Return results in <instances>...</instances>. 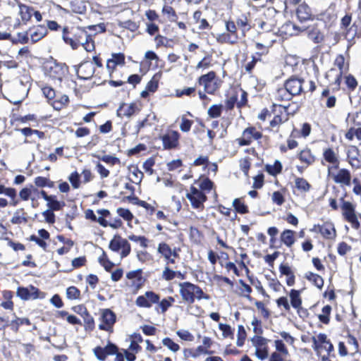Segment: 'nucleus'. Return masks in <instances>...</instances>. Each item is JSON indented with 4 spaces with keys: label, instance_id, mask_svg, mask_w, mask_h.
Wrapping results in <instances>:
<instances>
[{
    "label": "nucleus",
    "instance_id": "1",
    "mask_svg": "<svg viewBox=\"0 0 361 361\" xmlns=\"http://www.w3.org/2000/svg\"><path fill=\"white\" fill-rule=\"evenodd\" d=\"M63 39L73 49H78L81 44L87 51L94 49L92 33H89L86 27L72 25L63 28Z\"/></svg>",
    "mask_w": 361,
    "mask_h": 361
},
{
    "label": "nucleus",
    "instance_id": "2",
    "mask_svg": "<svg viewBox=\"0 0 361 361\" xmlns=\"http://www.w3.org/2000/svg\"><path fill=\"white\" fill-rule=\"evenodd\" d=\"M178 286L182 299L185 302L192 304L195 299H209V296L205 294L198 286L190 282L179 283Z\"/></svg>",
    "mask_w": 361,
    "mask_h": 361
},
{
    "label": "nucleus",
    "instance_id": "3",
    "mask_svg": "<svg viewBox=\"0 0 361 361\" xmlns=\"http://www.w3.org/2000/svg\"><path fill=\"white\" fill-rule=\"evenodd\" d=\"M44 74L54 80L61 82L68 72V67L64 63L48 61L44 67Z\"/></svg>",
    "mask_w": 361,
    "mask_h": 361
},
{
    "label": "nucleus",
    "instance_id": "4",
    "mask_svg": "<svg viewBox=\"0 0 361 361\" xmlns=\"http://www.w3.org/2000/svg\"><path fill=\"white\" fill-rule=\"evenodd\" d=\"M19 14L23 21L39 22L42 20V13L34 7L23 4H18Z\"/></svg>",
    "mask_w": 361,
    "mask_h": 361
},
{
    "label": "nucleus",
    "instance_id": "5",
    "mask_svg": "<svg viewBox=\"0 0 361 361\" xmlns=\"http://www.w3.org/2000/svg\"><path fill=\"white\" fill-rule=\"evenodd\" d=\"M109 248L114 252H118L122 249L121 258L127 257L130 252V245L126 239L122 238L121 236L115 235L110 241Z\"/></svg>",
    "mask_w": 361,
    "mask_h": 361
},
{
    "label": "nucleus",
    "instance_id": "6",
    "mask_svg": "<svg viewBox=\"0 0 361 361\" xmlns=\"http://www.w3.org/2000/svg\"><path fill=\"white\" fill-rule=\"evenodd\" d=\"M226 32L216 34V39L218 42L221 43H231L234 44L238 39L236 34V25L235 24H225Z\"/></svg>",
    "mask_w": 361,
    "mask_h": 361
},
{
    "label": "nucleus",
    "instance_id": "7",
    "mask_svg": "<svg viewBox=\"0 0 361 361\" xmlns=\"http://www.w3.org/2000/svg\"><path fill=\"white\" fill-rule=\"evenodd\" d=\"M341 201L343 202L341 207L343 210V216L345 219L352 224V226L354 228L358 229L360 227V222L358 221L355 213L353 205L349 202L344 201L343 198H341Z\"/></svg>",
    "mask_w": 361,
    "mask_h": 361
},
{
    "label": "nucleus",
    "instance_id": "8",
    "mask_svg": "<svg viewBox=\"0 0 361 361\" xmlns=\"http://www.w3.org/2000/svg\"><path fill=\"white\" fill-rule=\"evenodd\" d=\"M186 197L190 200L194 208L198 209L203 206L206 201V195L194 186L190 187V192L187 193Z\"/></svg>",
    "mask_w": 361,
    "mask_h": 361
},
{
    "label": "nucleus",
    "instance_id": "9",
    "mask_svg": "<svg viewBox=\"0 0 361 361\" xmlns=\"http://www.w3.org/2000/svg\"><path fill=\"white\" fill-rule=\"evenodd\" d=\"M116 316L115 313L109 309H105L102 311L101 320L102 323L99 325L101 330L110 331L116 322Z\"/></svg>",
    "mask_w": 361,
    "mask_h": 361
},
{
    "label": "nucleus",
    "instance_id": "10",
    "mask_svg": "<svg viewBox=\"0 0 361 361\" xmlns=\"http://www.w3.org/2000/svg\"><path fill=\"white\" fill-rule=\"evenodd\" d=\"M216 74L214 71H210L207 74L202 75L199 78V84L204 86V91L208 94H213L216 87L214 82Z\"/></svg>",
    "mask_w": 361,
    "mask_h": 361
},
{
    "label": "nucleus",
    "instance_id": "11",
    "mask_svg": "<svg viewBox=\"0 0 361 361\" xmlns=\"http://www.w3.org/2000/svg\"><path fill=\"white\" fill-rule=\"evenodd\" d=\"M118 350V347L111 343L109 342L106 347L102 348L100 346H97L94 348L93 352L96 357L100 361H104L106 355H114Z\"/></svg>",
    "mask_w": 361,
    "mask_h": 361
},
{
    "label": "nucleus",
    "instance_id": "12",
    "mask_svg": "<svg viewBox=\"0 0 361 361\" xmlns=\"http://www.w3.org/2000/svg\"><path fill=\"white\" fill-rule=\"evenodd\" d=\"M304 80L301 78L292 77L287 80L284 84L286 90H288L293 96L300 94L303 90L302 84Z\"/></svg>",
    "mask_w": 361,
    "mask_h": 361
},
{
    "label": "nucleus",
    "instance_id": "13",
    "mask_svg": "<svg viewBox=\"0 0 361 361\" xmlns=\"http://www.w3.org/2000/svg\"><path fill=\"white\" fill-rule=\"evenodd\" d=\"M278 29L280 36L286 37L298 35L300 32L305 30L306 27H300L297 24H281Z\"/></svg>",
    "mask_w": 361,
    "mask_h": 361
},
{
    "label": "nucleus",
    "instance_id": "14",
    "mask_svg": "<svg viewBox=\"0 0 361 361\" xmlns=\"http://www.w3.org/2000/svg\"><path fill=\"white\" fill-rule=\"evenodd\" d=\"M179 136V133L175 130L163 135L161 140L164 148L168 149L175 148L178 143Z\"/></svg>",
    "mask_w": 361,
    "mask_h": 361
},
{
    "label": "nucleus",
    "instance_id": "15",
    "mask_svg": "<svg viewBox=\"0 0 361 361\" xmlns=\"http://www.w3.org/2000/svg\"><path fill=\"white\" fill-rule=\"evenodd\" d=\"M38 293L39 290L32 286L29 288L19 287L16 292L17 296L24 300L37 298Z\"/></svg>",
    "mask_w": 361,
    "mask_h": 361
},
{
    "label": "nucleus",
    "instance_id": "16",
    "mask_svg": "<svg viewBox=\"0 0 361 361\" xmlns=\"http://www.w3.org/2000/svg\"><path fill=\"white\" fill-rule=\"evenodd\" d=\"M94 68L90 62L82 63L77 71L80 79L86 80L90 79L94 73Z\"/></svg>",
    "mask_w": 361,
    "mask_h": 361
},
{
    "label": "nucleus",
    "instance_id": "17",
    "mask_svg": "<svg viewBox=\"0 0 361 361\" xmlns=\"http://www.w3.org/2000/svg\"><path fill=\"white\" fill-rule=\"evenodd\" d=\"M30 37L32 42L35 43L44 37L47 33V27L43 25L33 26L29 29Z\"/></svg>",
    "mask_w": 361,
    "mask_h": 361
},
{
    "label": "nucleus",
    "instance_id": "18",
    "mask_svg": "<svg viewBox=\"0 0 361 361\" xmlns=\"http://www.w3.org/2000/svg\"><path fill=\"white\" fill-rule=\"evenodd\" d=\"M313 348L317 352H319V345L321 344H326L328 345L329 351H334V345L329 340L327 339V336L324 334H319L317 337H312Z\"/></svg>",
    "mask_w": 361,
    "mask_h": 361
},
{
    "label": "nucleus",
    "instance_id": "19",
    "mask_svg": "<svg viewBox=\"0 0 361 361\" xmlns=\"http://www.w3.org/2000/svg\"><path fill=\"white\" fill-rule=\"evenodd\" d=\"M319 231L321 235L326 239H334L336 235L334 226L330 222H325L319 226Z\"/></svg>",
    "mask_w": 361,
    "mask_h": 361
},
{
    "label": "nucleus",
    "instance_id": "20",
    "mask_svg": "<svg viewBox=\"0 0 361 361\" xmlns=\"http://www.w3.org/2000/svg\"><path fill=\"white\" fill-rule=\"evenodd\" d=\"M351 180L350 172L345 169H341L338 173L334 176V180L336 183L350 185Z\"/></svg>",
    "mask_w": 361,
    "mask_h": 361
},
{
    "label": "nucleus",
    "instance_id": "21",
    "mask_svg": "<svg viewBox=\"0 0 361 361\" xmlns=\"http://www.w3.org/2000/svg\"><path fill=\"white\" fill-rule=\"evenodd\" d=\"M73 310L80 314L84 319V322L90 326L93 325L94 324V319L93 317L89 314V312L87 310V308L83 305H79L77 306H75L73 307Z\"/></svg>",
    "mask_w": 361,
    "mask_h": 361
},
{
    "label": "nucleus",
    "instance_id": "22",
    "mask_svg": "<svg viewBox=\"0 0 361 361\" xmlns=\"http://www.w3.org/2000/svg\"><path fill=\"white\" fill-rule=\"evenodd\" d=\"M160 18L161 20L163 21L176 22L178 20L174 9L169 5H164L163 6Z\"/></svg>",
    "mask_w": 361,
    "mask_h": 361
},
{
    "label": "nucleus",
    "instance_id": "23",
    "mask_svg": "<svg viewBox=\"0 0 361 361\" xmlns=\"http://www.w3.org/2000/svg\"><path fill=\"white\" fill-rule=\"evenodd\" d=\"M297 16L300 21L312 20L310 8L306 4H300L297 8Z\"/></svg>",
    "mask_w": 361,
    "mask_h": 361
},
{
    "label": "nucleus",
    "instance_id": "24",
    "mask_svg": "<svg viewBox=\"0 0 361 361\" xmlns=\"http://www.w3.org/2000/svg\"><path fill=\"white\" fill-rule=\"evenodd\" d=\"M136 108L137 107L135 104H130L129 105L122 104L117 110V114L118 116H121L123 114L126 117H130L135 114Z\"/></svg>",
    "mask_w": 361,
    "mask_h": 361
},
{
    "label": "nucleus",
    "instance_id": "25",
    "mask_svg": "<svg viewBox=\"0 0 361 361\" xmlns=\"http://www.w3.org/2000/svg\"><path fill=\"white\" fill-rule=\"evenodd\" d=\"M295 232L292 230L286 229L281 234V240L287 247H290L295 243Z\"/></svg>",
    "mask_w": 361,
    "mask_h": 361
},
{
    "label": "nucleus",
    "instance_id": "26",
    "mask_svg": "<svg viewBox=\"0 0 361 361\" xmlns=\"http://www.w3.org/2000/svg\"><path fill=\"white\" fill-rule=\"evenodd\" d=\"M125 63V56L123 54H114L112 59H109L106 63V68H110V64H112V68H114L117 65H123Z\"/></svg>",
    "mask_w": 361,
    "mask_h": 361
},
{
    "label": "nucleus",
    "instance_id": "27",
    "mask_svg": "<svg viewBox=\"0 0 361 361\" xmlns=\"http://www.w3.org/2000/svg\"><path fill=\"white\" fill-rule=\"evenodd\" d=\"M300 291L292 289L290 291V304L292 307L295 309H298L301 307L302 305V300L300 296Z\"/></svg>",
    "mask_w": 361,
    "mask_h": 361
},
{
    "label": "nucleus",
    "instance_id": "28",
    "mask_svg": "<svg viewBox=\"0 0 361 361\" xmlns=\"http://www.w3.org/2000/svg\"><path fill=\"white\" fill-rule=\"evenodd\" d=\"M299 159L307 165L312 164L315 160L314 156L312 154L309 149L302 150L299 154Z\"/></svg>",
    "mask_w": 361,
    "mask_h": 361
},
{
    "label": "nucleus",
    "instance_id": "29",
    "mask_svg": "<svg viewBox=\"0 0 361 361\" xmlns=\"http://www.w3.org/2000/svg\"><path fill=\"white\" fill-rule=\"evenodd\" d=\"M27 221V219L25 216L23 209H17L11 219V222L13 224H20L22 223H26Z\"/></svg>",
    "mask_w": 361,
    "mask_h": 361
},
{
    "label": "nucleus",
    "instance_id": "30",
    "mask_svg": "<svg viewBox=\"0 0 361 361\" xmlns=\"http://www.w3.org/2000/svg\"><path fill=\"white\" fill-rule=\"evenodd\" d=\"M307 36L308 38L314 43H320L324 39L323 34L315 27H312V30H308Z\"/></svg>",
    "mask_w": 361,
    "mask_h": 361
},
{
    "label": "nucleus",
    "instance_id": "31",
    "mask_svg": "<svg viewBox=\"0 0 361 361\" xmlns=\"http://www.w3.org/2000/svg\"><path fill=\"white\" fill-rule=\"evenodd\" d=\"M306 278L314 283L315 286L319 288H322L324 286V280L319 275L314 274L312 272H308L306 274Z\"/></svg>",
    "mask_w": 361,
    "mask_h": 361
},
{
    "label": "nucleus",
    "instance_id": "32",
    "mask_svg": "<svg viewBox=\"0 0 361 361\" xmlns=\"http://www.w3.org/2000/svg\"><path fill=\"white\" fill-rule=\"evenodd\" d=\"M157 252L160 253L165 259H169L172 257V250L166 243H161L157 247Z\"/></svg>",
    "mask_w": 361,
    "mask_h": 361
},
{
    "label": "nucleus",
    "instance_id": "33",
    "mask_svg": "<svg viewBox=\"0 0 361 361\" xmlns=\"http://www.w3.org/2000/svg\"><path fill=\"white\" fill-rule=\"evenodd\" d=\"M266 171L272 176H276L280 173L282 171V165L281 163L279 160H276L274 164H267L266 166Z\"/></svg>",
    "mask_w": 361,
    "mask_h": 361
},
{
    "label": "nucleus",
    "instance_id": "34",
    "mask_svg": "<svg viewBox=\"0 0 361 361\" xmlns=\"http://www.w3.org/2000/svg\"><path fill=\"white\" fill-rule=\"evenodd\" d=\"M190 355L192 357L196 358L201 355H210L213 352L211 350H209L203 345H199L195 349H192L189 350Z\"/></svg>",
    "mask_w": 361,
    "mask_h": 361
},
{
    "label": "nucleus",
    "instance_id": "35",
    "mask_svg": "<svg viewBox=\"0 0 361 361\" xmlns=\"http://www.w3.org/2000/svg\"><path fill=\"white\" fill-rule=\"evenodd\" d=\"M243 135L249 137L250 141L252 142V140H258L262 137V135L260 132L256 130V129L253 127L247 128L243 131Z\"/></svg>",
    "mask_w": 361,
    "mask_h": 361
},
{
    "label": "nucleus",
    "instance_id": "36",
    "mask_svg": "<svg viewBox=\"0 0 361 361\" xmlns=\"http://www.w3.org/2000/svg\"><path fill=\"white\" fill-rule=\"evenodd\" d=\"M331 311V307L329 305H326L323 307L322 312V314H319L318 317L321 322L323 324H327L329 323V315Z\"/></svg>",
    "mask_w": 361,
    "mask_h": 361
},
{
    "label": "nucleus",
    "instance_id": "37",
    "mask_svg": "<svg viewBox=\"0 0 361 361\" xmlns=\"http://www.w3.org/2000/svg\"><path fill=\"white\" fill-rule=\"evenodd\" d=\"M233 206L238 213L241 214L248 213L247 207L243 202H242L239 198H235L233 200Z\"/></svg>",
    "mask_w": 361,
    "mask_h": 361
},
{
    "label": "nucleus",
    "instance_id": "38",
    "mask_svg": "<svg viewBox=\"0 0 361 361\" xmlns=\"http://www.w3.org/2000/svg\"><path fill=\"white\" fill-rule=\"evenodd\" d=\"M323 157L324 159L331 164L338 163V158L334 152V150L331 148L326 149L323 152Z\"/></svg>",
    "mask_w": 361,
    "mask_h": 361
},
{
    "label": "nucleus",
    "instance_id": "39",
    "mask_svg": "<svg viewBox=\"0 0 361 361\" xmlns=\"http://www.w3.org/2000/svg\"><path fill=\"white\" fill-rule=\"evenodd\" d=\"M295 183L296 188L302 192H307L310 188L309 183L302 178H296Z\"/></svg>",
    "mask_w": 361,
    "mask_h": 361
},
{
    "label": "nucleus",
    "instance_id": "40",
    "mask_svg": "<svg viewBox=\"0 0 361 361\" xmlns=\"http://www.w3.org/2000/svg\"><path fill=\"white\" fill-rule=\"evenodd\" d=\"M293 95L286 90V87L284 88L279 89L276 94V98L281 101H289L291 99Z\"/></svg>",
    "mask_w": 361,
    "mask_h": 361
},
{
    "label": "nucleus",
    "instance_id": "41",
    "mask_svg": "<svg viewBox=\"0 0 361 361\" xmlns=\"http://www.w3.org/2000/svg\"><path fill=\"white\" fill-rule=\"evenodd\" d=\"M80 291L75 286H70L66 289V297L69 300H77L80 298Z\"/></svg>",
    "mask_w": 361,
    "mask_h": 361
},
{
    "label": "nucleus",
    "instance_id": "42",
    "mask_svg": "<svg viewBox=\"0 0 361 361\" xmlns=\"http://www.w3.org/2000/svg\"><path fill=\"white\" fill-rule=\"evenodd\" d=\"M47 206L49 208V209L51 211H58L60 210L63 206L64 202H61L56 200L55 196H52V198L47 202Z\"/></svg>",
    "mask_w": 361,
    "mask_h": 361
},
{
    "label": "nucleus",
    "instance_id": "43",
    "mask_svg": "<svg viewBox=\"0 0 361 361\" xmlns=\"http://www.w3.org/2000/svg\"><path fill=\"white\" fill-rule=\"evenodd\" d=\"M237 341L236 345L239 347L243 346L244 344L245 338H246V331L243 325H239L238 326V335H237Z\"/></svg>",
    "mask_w": 361,
    "mask_h": 361
},
{
    "label": "nucleus",
    "instance_id": "44",
    "mask_svg": "<svg viewBox=\"0 0 361 361\" xmlns=\"http://www.w3.org/2000/svg\"><path fill=\"white\" fill-rule=\"evenodd\" d=\"M162 343L164 346L168 348L170 350H171L173 353H176L180 350L179 345L173 342L170 338H164L162 340Z\"/></svg>",
    "mask_w": 361,
    "mask_h": 361
},
{
    "label": "nucleus",
    "instance_id": "45",
    "mask_svg": "<svg viewBox=\"0 0 361 361\" xmlns=\"http://www.w3.org/2000/svg\"><path fill=\"white\" fill-rule=\"evenodd\" d=\"M221 105L213 104L208 109L207 114L211 118H218L221 116Z\"/></svg>",
    "mask_w": 361,
    "mask_h": 361
},
{
    "label": "nucleus",
    "instance_id": "46",
    "mask_svg": "<svg viewBox=\"0 0 361 361\" xmlns=\"http://www.w3.org/2000/svg\"><path fill=\"white\" fill-rule=\"evenodd\" d=\"M86 29L88 30L89 32H90V33H91L92 32H94L93 34H92L93 36L97 33L104 32L106 30V27L105 24H94L88 25L87 27H86Z\"/></svg>",
    "mask_w": 361,
    "mask_h": 361
},
{
    "label": "nucleus",
    "instance_id": "47",
    "mask_svg": "<svg viewBox=\"0 0 361 361\" xmlns=\"http://www.w3.org/2000/svg\"><path fill=\"white\" fill-rule=\"evenodd\" d=\"M35 183L38 187H52L53 183L49 178L42 176H38L35 179Z\"/></svg>",
    "mask_w": 361,
    "mask_h": 361
},
{
    "label": "nucleus",
    "instance_id": "48",
    "mask_svg": "<svg viewBox=\"0 0 361 361\" xmlns=\"http://www.w3.org/2000/svg\"><path fill=\"white\" fill-rule=\"evenodd\" d=\"M99 260L100 264L104 267L105 270L107 271H110L114 266V264L106 258V256L104 252L103 253V256L99 257Z\"/></svg>",
    "mask_w": 361,
    "mask_h": 361
},
{
    "label": "nucleus",
    "instance_id": "49",
    "mask_svg": "<svg viewBox=\"0 0 361 361\" xmlns=\"http://www.w3.org/2000/svg\"><path fill=\"white\" fill-rule=\"evenodd\" d=\"M30 32L29 30L25 32H18V37L15 39H12L11 40L14 42H18L21 44L27 43L29 41Z\"/></svg>",
    "mask_w": 361,
    "mask_h": 361
},
{
    "label": "nucleus",
    "instance_id": "50",
    "mask_svg": "<svg viewBox=\"0 0 361 361\" xmlns=\"http://www.w3.org/2000/svg\"><path fill=\"white\" fill-rule=\"evenodd\" d=\"M128 239L133 242L140 243V245L144 248L147 247V239L145 236L131 235L128 236Z\"/></svg>",
    "mask_w": 361,
    "mask_h": 361
},
{
    "label": "nucleus",
    "instance_id": "51",
    "mask_svg": "<svg viewBox=\"0 0 361 361\" xmlns=\"http://www.w3.org/2000/svg\"><path fill=\"white\" fill-rule=\"evenodd\" d=\"M99 159L102 161H104L108 164H110L111 166H114L115 164L120 163V160L118 157L111 156V155H104L102 157H100Z\"/></svg>",
    "mask_w": 361,
    "mask_h": 361
},
{
    "label": "nucleus",
    "instance_id": "52",
    "mask_svg": "<svg viewBox=\"0 0 361 361\" xmlns=\"http://www.w3.org/2000/svg\"><path fill=\"white\" fill-rule=\"evenodd\" d=\"M135 304L140 307L149 308L151 307L149 302L145 295L138 296L135 300Z\"/></svg>",
    "mask_w": 361,
    "mask_h": 361
},
{
    "label": "nucleus",
    "instance_id": "53",
    "mask_svg": "<svg viewBox=\"0 0 361 361\" xmlns=\"http://www.w3.org/2000/svg\"><path fill=\"white\" fill-rule=\"evenodd\" d=\"M192 121L183 116L181 118V123L180 124V129L183 132H188L192 126Z\"/></svg>",
    "mask_w": 361,
    "mask_h": 361
},
{
    "label": "nucleus",
    "instance_id": "54",
    "mask_svg": "<svg viewBox=\"0 0 361 361\" xmlns=\"http://www.w3.org/2000/svg\"><path fill=\"white\" fill-rule=\"evenodd\" d=\"M336 65L338 67L339 71H340L339 73L336 75V82L339 84L340 78H341V76L342 74V71H343V65H344V58L342 56H338L336 59Z\"/></svg>",
    "mask_w": 361,
    "mask_h": 361
},
{
    "label": "nucleus",
    "instance_id": "55",
    "mask_svg": "<svg viewBox=\"0 0 361 361\" xmlns=\"http://www.w3.org/2000/svg\"><path fill=\"white\" fill-rule=\"evenodd\" d=\"M117 213L126 221H130L133 218L132 213L127 209L118 208Z\"/></svg>",
    "mask_w": 361,
    "mask_h": 361
},
{
    "label": "nucleus",
    "instance_id": "56",
    "mask_svg": "<svg viewBox=\"0 0 361 361\" xmlns=\"http://www.w3.org/2000/svg\"><path fill=\"white\" fill-rule=\"evenodd\" d=\"M68 97L67 95H63L59 100L54 101L53 106L56 109H61L63 105L68 104Z\"/></svg>",
    "mask_w": 361,
    "mask_h": 361
},
{
    "label": "nucleus",
    "instance_id": "57",
    "mask_svg": "<svg viewBox=\"0 0 361 361\" xmlns=\"http://www.w3.org/2000/svg\"><path fill=\"white\" fill-rule=\"evenodd\" d=\"M176 276V271L171 270L168 267H166L162 273V277L166 281H171Z\"/></svg>",
    "mask_w": 361,
    "mask_h": 361
},
{
    "label": "nucleus",
    "instance_id": "58",
    "mask_svg": "<svg viewBox=\"0 0 361 361\" xmlns=\"http://www.w3.org/2000/svg\"><path fill=\"white\" fill-rule=\"evenodd\" d=\"M145 295L151 305L152 304L157 303L159 300V295L153 291H147L145 293Z\"/></svg>",
    "mask_w": 361,
    "mask_h": 361
},
{
    "label": "nucleus",
    "instance_id": "59",
    "mask_svg": "<svg viewBox=\"0 0 361 361\" xmlns=\"http://www.w3.org/2000/svg\"><path fill=\"white\" fill-rule=\"evenodd\" d=\"M20 132L25 137H29L32 134H37L39 137H42L44 133L37 130H32L30 128H23L20 129Z\"/></svg>",
    "mask_w": 361,
    "mask_h": 361
},
{
    "label": "nucleus",
    "instance_id": "60",
    "mask_svg": "<svg viewBox=\"0 0 361 361\" xmlns=\"http://www.w3.org/2000/svg\"><path fill=\"white\" fill-rule=\"evenodd\" d=\"M174 302V298H172V297H169V300L167 299H163L160 302H159V307L161 310V312L164 313L165 312L167 309L171 306V303Z\"/></svg>",
    "mask_w": 361,
    "mask_h": 361
},
{
    "label": "nucleus",
    "instance_id": "61",
    "mask_svg": "<svg viewBox=\"0 0 361 361\" xmlns=\"http://www.w3.org/2000/svg\"><path fill=\"white\" fill-rule=\"evenodd\" d=\"M238 101V95L236 94H234L229 97L227 98L226 101V106L227 109L231 110L233 109L235 104L237 103Z\"/></svg>",
    "mask_w": 361,
    "mask_h": 361
},
{
    "label": "nucleus",
    "instance_id": "62",
    "mask_svg": "<svg viewBox=\"0 0 361 361\" xmlns=\"http://www.w3.org/2000/svg\"><path fill=\"white\" fill-rule=\"evenodd\" d=\"M68 180L69 181L71 182V183L72 184V186L74 188H78L79 186H80V180H79V174L78 173V172H73L72 173L69 178H68Z\"/></svg>",
    "mask_w": 361,
    "mask_h": 361
},
{
    "label": "nucleus",
    "instance_id": "63",
    "mask_svg": "<svg viewBox=\"0 0 361 361\" xmlns=\"http://www.w3.org/2000/svg\"><path fill=\"white\" fill-rule=\"evenodd\" d=\"M275 348L276 350L283 355H288V351L281 340H276L275 342Z\"/></svg>",
    "mask_w": 361,
    "mask_h": 361
},
{
    "label": "nucleus",
    "instance_id": "64",
    "mask_svg": "<svg viewBox=\"0 0 361 361\" xmlns=\"http://www.w3.org/2000/svg\"><path fill=\"white\" fill-rule=\"evenodd\" d=\"M43 94L49 100L53 99L55 97V90L51 87H44L42 89Z\"/></svg>",
    "mask_w": 361,
    "mask_h": 361
}]
</instances>
